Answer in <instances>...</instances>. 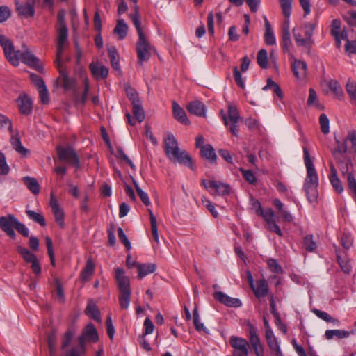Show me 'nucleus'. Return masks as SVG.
I'll return each mask as SVG.
<instances>
[{"label":"nucleus","mask_w":356,"mask_h":356,"mask_svg":"<svg viewBox=\"0 0 356 356\" xmlns=\"http://www.w3.org/2000/svg\"><path fill=\"white\" fill-rule=\"evenodd\" d=\"M304 163L307 170V175L305 179L303 188L305 191L308 200L312 203L318 197V176L315 167L310 157L308 149L303 148Z\"/></svg>","instance_id":"f257e3e1"},{"label":"nucleus","mask_w":356,"mask_h":356,"mask_svg":"<svg viewBox=\"0 0 356 356\" xmlns=\"http://www.w3.org/2000/svg\"><path fill=\"white\" fill-rule=\"evenodd\" d=\"M164 148L165 154L171 161H176L193 170L191 157L185 150L179 148L178 142L172 134H168L165 138Z\"/></svg>","instance_id":"f03ea898"},{"label":"nucleus","mask_w":356,"mask_h":356,"mask_svg":"<svg viewBox=\"0 0 356 356\" xmlns=\"http://www.w3.org/2000/svg\"><path fill=\"white\" fill-rule=\"evenodd\" d=\"M314 29V24L310 22L293 28V35L297 45L310 48L313 44L312 38Z\"/></svg>","instance_id":"7ed1b4c3"},{"label":"nucleus","mask_w":356,"mask_h":356,"mask_svg":"<svg viewBox=\"0 0 356 356\" xmlns=\"http://www.w3.org/2000/svg\"><path fill=\"white\" fill-rule=\"evenodd\" d=\"M335 140L337 147L332 150V156L337 161L342 175L348 177V173H352L353 164L350 160L345 159V154L348 150L346 142L341 143L336 138Z\"/></svg>","instance_id":"20e7f679"},{"label":"nucleus","mask_w":356,"mask_h":356,"mask_svg":"<svg viewBox=\"0 0 356 356\" xmlns=\"http://www.w3.org/2000/svg\"><path fill=\"white\" fill-rule=\"evenodd\" d=\"M227 114L228 118L223 111L220 112L225 125L233 135L237 136L238 131V123L241 118L236 107L234 105L229 104Z\"/></svg>","instance_id":"39448f33"},{"label":"nucleus","mask_w":356,"mask_h":356,"mask_svg":"<svg viewBox=\"0 0 356 356\" xmlns=\"http://www.w3.org/2000/svg\"><path fill=\"white\" fill-rule=\"evenodd\" d=\"M152 49V47L145 36L138 38L136 50L139 65H143L144 62H147L149 59Z\"/></svg>","instance_id":"423d86ee"},{"label":"nucleus","mask_w":356,"mask_h":356,"mask_svg":"<svg viewBox=\"0 0 356 356\" xmlns=\"http://www.w3.org/2000/svg\"><path fill=\"white\" fill-rule=\"evenodd\" d=\"M229 344L233 348L232 356H248L249 343L246 339L232 336Z\"/></svg>","instance_id":"0eeeda50"},{"label":"nucleus","mask_w":356,"mask_h":356,"mask_svg":"<svg viewBox=\"0 0 356 356\" xmlns=\"http://www.w3.org/2000/svg\"><path fill=\"white\" fill-rule=\"evenodd\" d=\"M56 151L58 158L61 161L75 165L76 167L79 166V157L73 148L70 147H63L58 146L56 148Z\"/></svg>","instance_id":"6e6552de"},{"label":"nucleus","mask_w":356,"mask_h":356,"mask_svg":"<svg viewBox=\"0 0 356 356\" xmlns=\"http://www.w3.org/2000/svg\"><path fill=\"white\" fill-rule=\"evenodd\" d=\"M17 252L26 263H31V268L35 275L41 273V266L37 257L24 246H18Z\"/></svg>","instance_id":"1a4fd4ad"},{"label":"nucleus","mask_w":356,"mask_h":356,"mask_svg":"<svg viewBox=\"0 0 356 356\" xmlns=\"http://www.w3.org/2000/svg\"><path fill=\"white\" fill-rule=\"evenodd\" d=\"M202 184L207 189L211 194H216L218 195H225L229 193L230 187L228 184L211 180L207 181L206 180H202Z\"/></svg>","instance_id":"9d476101"},{"label":"nucleus","mask_w":356,"mask_h":356,"mask_svg":"<svg viewBox=\"0 0 356 356\" xmlns=\"http://www.w3.org/2000/svg\"><path fill=\"white\" fill-rule=\"evenodd\" d=\"M17 220V219L13 214L0 217L1 229L13 239H15L16 236L14 228H15Z\"/></svg>","instance_id":"9b49d317"},{"label":"nucleus","mask_w":356,"mask_h":356,"mask_svg":"<svg viewBox=\"0 0 356 356\" xmlns=\"http://www.w3.org/2000/svg\"><path fill=\"white\" fill-rule=\"evenodd\" d=\"M58 35L57 52L55 61L60 62L68 38V30L66 25H62L61 27L58 28Z\"/></svg>","instance_id":"f8f14e48"},{"label":"nucleus","mask_w":356,"mask_h":356,"mask_svg":"<svg viewBox=\"0 0 356 356\" xmlns=\"http://www.w3.org/2000/svg\"><path fill=\"white\" fill-rule=\"evenodd\" d=\"M343 249H336L337 259L343 272L349 274L352 270L350 261L348 258L345 249L347 250L349 246H342Z\"/></svg>","instance_id":"ddd939ff"},{"label":"nucleus","mask_w":356,"mask_h":356,"mask_svg":"<svg viewBox=\"0 0 356 356\" xmlns=\"http://www.w3.org/2000/svg\"><path fill=\"white\" fill-rule=\"evenodd\" d=\"M56 67L58 68L60 73V79L62 83V86L65 90H73L76 84V80L74 78L69 77L66 72L63 66L62 61H55Z\"/></svg>","instance_id":"4468645a"},{"label":"nucleus","mask_w":356,"mask_h":356,"mask_svg":"<svg viewBox=\"0 0 356 356\" xmlns=\"http://www.w3.org/2000/svg\"><path fill=\"white\" fill-rule=\"evenodd\" d=\"M215 300L229 307H240L242 302L240 299L232 298L222 291H216L213 295Z\"/></svg>","instance_id":"2eb2a0df"},{"label":"nucleus","mask_w":356,"mask_h":356,"mask_svg":"<svg viewBox=\"0 0 356 356\" xmlns=\"http://www.w3.org/2000/svg\"><path fill=\"white\" fill-rule=\"evenodd\" d=\"M115 280L120 293L131 292L129 279L124 275L122 268H118L115 269Z\"/></svg>","instance_id":"dca6fc26"},{"label":"nucleus","mask_w":356,"mask_h":356,"mask_svg":"<svg viewBox=\"0 0 356 356\" xmlns=\"http://www.w3.org/2000/svg\"><path fill=\"white\" fill-rule=\"evenodd\" d=\"M49 204L54 213L56 222L63 227L64 226V212L53 194L51 195Z\"/></svg>","instance_id":"f3484780"},{"label":"nucleus","mask_w":356,"mask_h":356,"mask_svg":"<svg viewBox=\"0 0 356 356\" xmlns=\"http://www.w3.org/2000/svg\"><path fill=\"white\" fill-rule=\"evenodd\" d=\"M17 103L20 112L26 115H29L32 111V101L28 95L19 96L17 99Z\"/></svg>","instance_id":"a211bd4d"},{"label":"nucleus","mask_w":356,"mask_h":356,"mask_svg":"<svg viewBox=\"0 0 356 356\" xmlns=\"http://www.w3.org/2000/svg\"><path fill=\"white\" fill-rule=\"evenodd\" d=\"M253 207L255 209V213L258 216H262L267 223L275 220V213L272 209L268 208L264 210L258 201L253 203Z\"/></svg>","instance_id":"6ab92c4d"},{"label":"nucleus","mask_w":356,"mask_h":356,"mask_svg":"<svg viewBox=\"0 0 356 356\" xmlns=\"http://www.w3.org/2000/svg\"><path fill=\"white\" fill-rule=\"evenodd\" d=\"M186 108L189 113L195 115L203 117L205 116L206 107L204 104L198 100L191 102L188 104Z\"/></svg>","instance_id":"aec40b11"},{"label":"nucleus","mask_w":356,"mask_h":356,"mask_svg":"<svg viewBox=\"0 0 356 356\" xmlns=\"http://www.w3.org/2000/svg\"><path fill=\"white\" fill-rule=\"evenodd\" d=\"M292 70L295 76L298 79H304L307 74V64L305 62L294 59Z\"/></svg>","instance_id":"412c9836"},{"label":"nucleus","mask_w":356,"mask_h":356,"mask_svg":"<svg viewBox=\"0 0 356 356\" xmlns=\"http://www.w3.org/2000/svg\"><path fill=\"white\" fill-rule=\"evenodd\" d=\"M89 67L92 74L97 79L99 78L103 79L108 76V69L103 65H99V63L92 62L90 64Z\"/></svg>","instance_id":"4be33fe9"},{"label":"nucleus","mask_w":356,"mask_h":356,"mask_svg":"<svg viewBox=\"0 0 356 356\" xmlns=\"http://www.w3.org/2000/svg\"><path fill=\"white\" fill-rule=\"evenodd\" d=\"M330 183L334 188V191L339 193H341L343 191V187L342 186L341 180L337 177V171L334 168L332 162L330 163Z\"/></svg>","instance_id":"5701e85b"},{"label":"nucleus","mask_w":356,"mask_h":356,"mask_svg":"<svg viewBox=\"0 0 356 356\" xmlns=\"http://www.w3.org/2000/svg\"><path fill=\"white\" fill-rule=\"evenodd\" d=\"M257 298H264L268 293V285L266 280H259L257 281L256 287L252 288Z\"/></svg>","instance_id":"b1692460"},{"label":"nucleus","mask_w":356,"mask_h":356,"mask_svg":"<svg viewBox=\"0 0 356 356\" xmlns=\"http://www.w3.org/2000/svg\"><path fill=\"white\" fill-rule=\"evenodd\" d=\"M95 271V264L92 258H88L85 267L80 273V277L83 282H88Z\"/></svg>","instance_id":"393cba45"},{"label":"nucleus","mask_w":356,"mask_h":356,"mask_svg":"<svg viewBox=\"0 0 356 356\" xmlns=\"http://www.w3.org/2000/svg\"><path fill=\"white\" fill-rule=\"evenodd\" d=\"M138 271L139 279L143 278L145 276L154 273L156 269L155 264H137L136 265Z\"/></svg>","instance_id":"a878e982"},{"label":"nucleus","mask_w":356,"mask_h":356,"mask_svg":"<svg viewBox=\"0 0 356 356\" xmlns=\"http://www.w3.org/2000/svg\"><path fill=\"white\" fill-rule=\"evenodd\" d=\"M173 114L174 117L181 123L184 124H189L190 121L187 118L186 114L184 110L180 107V106L176 102H173Z\"/></svg>","instance_id":"bb28decb"},{"label":"nucleus","mask_w":356,"mask_h":356,"mask_svg":"<svg viewBox=\"0 0 356 356\" xmlns=\"http://www.w3.org/2000/svg\"><path fill=\"white\" fill-rule=\"evenodd\" d=\"M264 22H265V34H264V40L267 45H274L276 43V39L273 31V29L271 27V25L268 20V19L265 17H264Z\"/></svg>","instance_id":"cd10ccee"},{"label":"nucleus","mask_w":356,"mask_h":356,"mask_svg":"<svg viewBox=\"0 0 356 356\" xmlns=\"http://www.w3.org/2000/svg\"><path fill=\"white\" fill-rule=\"evenodd\" d=\"M85 313L86 315L90 316L94 321L101 322V315L97 305L92 302L90 301L86 308Z\"/></svg>","instance_id":"c85d7f7f"},{"label":"nucleus","mask_w":356,"mask_h":356,"mask_svg":"<svg viewBox=\"0 0 356 356\" xmlns=\"http://www.w3.org/2000/svg\"><path fill=\"white\" fill-rule=\"evenodd\" d=\"M82 334L88 339V341L96 343L99 340L97 331L92 323H89L82 332Z\"/></svg>","instance_id":"c756f323"},{"label":"nucleus","mask_w":356,"mask_h":356,"mask_svg":"<svg viewBox=\"0 0 356 356\" xmlns=\"http://www.w3.org/2000/svg\"><path fill=\"white\" fill-rule=\"evenodd\" d=\"M351 333H354V332L341 330H327L325 331V336L328 340L333 339L334 337H336L338 339H344L349 337Z\"/></svg>","instance_id":"7c9ffc66"},{"label":"nucleus","mask_w":356,"mask_h":356,"mask_svg":"<svg viewBox=\"0 0 356 356\" xmlns=\"http://www.w3.org/2000/svg\"><path fill=\"white\" fill-rule=\"evenodd\" d=\"M17 10L19 15L25 17H33L35 13L33 3H26V4L19 6L17 4Z\"/></svg>","instance_id":"2f4dec72"},{"label":"nucleus","mask_w":356,"mask_h":356,"mask_svg":"<svg viewBox=\"0 0 356 356\" xmlns=\"http://www.w3.org/2000/svg\"><path fill=\"white\" fill-rule=\"evenodd\" d=\"M273 205L281 213L284 221L291 222L293 220L292 215L284 209L283 203L277 198L273 200Z\"/></svg>","instance_id":"473e14b6"},{"label":"nucleus","mask_w":356,"mask_h":356,"mask_svg":"<svg viewBox=\"0 0 356 356\" xmlns=\"http://www.w3.org/2000/svg\"><path fill=\"white\" fill-rule=\"evenodd\" d=\"M273 205L281 213L284 221L291 222L293 220L292 215L284 209L283 203L277 198L273 200Z\"/></svg>","instance_id":"72a5a7b5"},{"label":"nucleus","mask_w":356,"mask_h":356,"mask_svg":"<svg viewBox=\"0 0 356 356\" xmlns=\"http://www.w3.org/2000/svg\"><path fill=\"white\" fill-rule=\"evenodd\" d=\"M22 62L31 67H34L35 69H38L40 67L39 60L28 50L24 51Z\"/></svg>","instance_id":"f704fd0d"},{"label":"nucleus","mask_w":356,"mask_h":356,"mask_svg":"<svg viewBox=\"0 0 356 356\" xmlns=\"http://www.w3.org/2000/svg\"><path fill=\"white\" fill-rule=\"evenodd\" d=\"M128 26L124 19H119L113 30V33L118 35L120 40L125 38L127 34Z\"/></svg>","instance_id":"c9c22d12"},{"label":"nucleus","mask_w":356,"mask_h":356,"mask_svg":"<svg viewBox=\"0 0 356 356\" xmlns=\"http://www.w3.org/2000/svg\"><path fill=\"white\" fill-rule=\"evenodd\" d=\"M0 45L3 48L6 58L11 54L14 49L11 40L4 35H0Z\"/></svg>","instance_id":"e433bc0d"},{"label":"nucleus","mask_w":356,"mask_h":356,"mask_svg":"<svg viewBox=\"0 0 356 356\" xmlns=\"http://www.w3.org/2000/svg\"><path fill=\"white\" fill-rule=\"evenodd\" d=\"M88 341V339L83 334L80 335L78 338L79 341V348H72L69 351L66 352L65 356H67L70 352H72L73 350H75V353L77 356H81L82 355H84L86 353V342Z\"/></svg>","instance_id":"4c0bfd02"},{"label":"nucleus","mask_w":356,"mask_h":356,"mask_svg":"<svg viewBox=\"0 0 356 356\" xmlns=\"http://www.w3.org/2000/svg\"><path fill=\"white\" fill-rule=\"evenodd\" d=\"M286 24L282 29V47L284 50L288 51L291 45V40L290 37L289 22H285Z\"/></svg>","instance_id":"58836bf2"},{"label":"nucleus","mask_w":356,"mask_h":356,"mask_svg":"<svg viewBox=\"0 0 356 356\" xmlns=\"http://www.w3.org/2000/svg\"><path fill=\"white\" fill-rule=\"evenodd\" d=\"M201 154L202 157L205 158L211 162H213L216 160L215 150L209 144L204 145V146L202 147L201 149Z\"/></svg>","instance_id":"ea45409f"},{"label":"nucleus","mask_w":356,"mask_h":356,"mask_svg":"<svg viewBox=\"0 0 356 356\" xmlns=\"http://www.w3.org/2000/svg\"><path fill=\"white\" fill-rule=\"evenodd\" d=\"M312 312L319 318L326 322H331L334 325H338L339 323V321L338 319L333 318L326 312L314 308L312 309Z\"/></svg>","instance_id":"a19ab883"},{"label":"nucleus","mask_w":356,"mask_h":356,"mask_svg":"<svg viewBox=\"0 0 356 356\" xmlns=\"http://www.w3.org/2000/svg\"><path fill=\"white\" fill-rule=\"evenodd\" d=\"M248 330H249V334H250L249 341H250L251 346L252 347L253 346L259 343L261 341H260L259 337L257 334V330L256 327L254 326L250 322L248 323Z\"/></svg>","instance_id":"79ce46f5"},{"label":"nucleus","mask_w":356,"mask_h":356,"mask_svg":"<svg viewBox=\"0 0 356 356\" xmlns=\"http://www.w3.org/2000/svg\"><path fill=\"white\" fill-rule=\"evenodd\" d=\"M139 8L138 6H135V13L133 15H130V17L132 20L134 25L135 26L137 33L138 35V38L145 36L144 32L142 30L140 22L139 19V14H138Z\"/></svg>","instance_id":"37998d69"},{"label":"nucleus","mask_w":356,"mask_h":356,"mask_svg":"<svg viewBox=\"0 0 356 356\" xmlns=\"http://www.w3.org/2000/svg\"><path fill=\"white\" fill-rule=\"evenodd\" d=\"M24 184L27 188L35 195L40 192V185L35 178L26 177L24 178Z\"/></svg>","instance_id":"c03bdc74"},{"label":"nucleus","mask_w":356,"mask_h":356,"mask_svg":"<svg viewBox=\"0 0 356 356\" xmlns=\"http://www.w3.org/2000/svg\"><path fill=\"white\" fill-rule=\"evenodd\" d=\"M56 334L55 332L49 333L47 337L48 348L50 356H56Z\"/></svg>","instance_id":"a18cd8bd"},{"label":"nucleus","mask_w":356,"mask_h":356,"mask_svg":"<svg viewBox=\"0 0 356 356\" xmlns=\"http://www.w3.org/2000/svg\"><path fill=\"white\" fill-rule=\"evenodd\" d=\"M23 53L19 50L15 51V49L11 51V54L6 57V59L14 66H17L19 61L22 60Z\"/></svg>","instance_id":"49530a36"},{"label":"nucleus","mask_w":356,"mask_h":356,"mask_svg":"<svg viewBox=\"0 0 356 356\" xmlns=\"http://www.w3.org/2000/svg\"><path fill=\"white\" fill-rule=\"evenodd\" d=\"M257 61L261 68L266 69L268 67V53L266 49H262L257 53Z\"/></svg>","instance_id":"de8ad7c7"},{"label":"nucleus","mask_w":356,"mask_h":356,"mask_svg":"<svg viewBox=\"0 0 356 356\" xmlns=\"http://www.w3.org/2000/svg\"><path fill=\"white\" fill-rule=\"evenodd\" d=\"M148 212L149 214V218H150V222H151L152 238L155 243H159L156 217L153 214V212L151 209H148Z\"/></svg>","instance_id":"09e8293b"},{"label":"nucleus","mask_w":356,"mask_h":356,"mask_svg":"<svg viewBox=\"0 0 356 356\" xmlns=\"http://www.w3.org/2000/svg\"><path fill=\"white\" fill-rule=\"evenodd\" d=\"M272 89L274 93L280 99L282 98L283 94L280 87L271 79H268L267 84L263 88V90Z\"/></svg>","instance_id":"8fccbe9b"},{"label":"nucleus","mask_w":356,"mask_h":356,"mask_svg":"<svg viewBox=\"0 0 356 356\" xmlns=\"http://www.w3.org/2000/svg\"><path fill=\"white\" fill-rule=\"evenodd\" d=\"M26 213L28 216V217L33 221L38 223L41 226L45 225V219L42 214L32 210H26Z\"/></svg>","instance_id":"3c124183"},{"label":"nucleus","mask_w":356,"mask_h":356,"mask_svg":"<svg viewBox=\"0 0 356 356\" xmlns=\"http://www.w3.org/2000/svg\"><path fill=\"white\" fill-rule=\"evenodd\" d=\"M131 292L120 293L118 296V300L121 309H128L131 300Z\"/></svg>","instance_id":"603ef678"},{"label":"nucleus","mask_w":356,"mask_h":356,"mask_svg":"<svg viewBox=\"0 0 356 356\" xmlns=\"http://www.w3.org/2000/svg\"><path fill=\"white\" fill-rule=\"evenodd\" d=\"M293 0H279L284 16L289 18L291 13Z\"/></svg>","instance_id":"864d4df0"},{"label":"nucleus","mask_w":356,"mask_h":356,"mask_svg":"<svg viewBox=\"0 0 356 356\" xmlns=\"http://www.w3.org/2000/svg\"><path fill=\"white\" fill-rule=\"evenodd\" d=\"M132 110L135 118L139 122H141L145 119V113L140 105V102L137 104H132Z\"/></svg>","instance_id":"5fc2aeb1"},{"label":"nucleus","mask_w":356,"mask_h":356,"mask_svg":"<svg viewBox=\"0 0 356 356\" xmlns=\"http://www.w3.org/2000/svg\"><path fill=\"white\" fill-rule=\"evenodd\" d=\"M319 123L323 134H327L330 132V122L327 115L324 113L320 115Z\"/></svg>","instance_id":"6e6d98bb"},{"label":"nucleus","mask_w":356,"mask_h":356,"mask_svg":"<svg viewBox=\"0 0 356 356\" xmlns=\"http://www.w3.org/2000/svg\"><path fill=\"white\" fill-rule=\"evenodd\" d=\"M346 90L350 97V100L355 103L356 102V84L353 81L348 80L346 83Z\"/></svg>","instance_id":"4d7b16f0"},{"label":"nucleus","mask_w":356,"mask_h":356,"mask_svg":"<svg viewBox=\"0 0 356 356\" xmlns=\"http://www.w3.org/2000/svg\"><path fill=\"white\" fill-rule=\"evenodd\" d=\"M329 88L339 98H341L343 97V92L338 81L331 80L329 83Z\"/></svg>","instance_id":"13d9d810"},{"label":"nucleus","mask_w":356,"mask_h":356,"mask_svg":"<svg viewBox=\"0 0 356 356\" xmlns=\"http://www.w3.org/2000/svg\"><path fill=\"white\" fill-rule=\"evenodd\" d=\"M268 346H269L270 349L275 352L276 356H283L282 353L280 350V346L278 344L277 338L271 339L266 340Z\"/></svg>","instance_id":"bf43d9fd"},{"label":"nucleus","mask_w":356,"mask_h":356,"mask_svg":"<svg viewBox=\"0 0 356 356\" xmlns=\"http://www.w3.org/2000/svg\"><path fill=\"white\" fill-rule=\"evenodd\" d=\"M267 264L270 270L273 273H282L283 270L281 266L277 263L275 259H269L267 261Z\"/></svg>","instance_id":"052dcab7"},{"label":"nucleus","mask_w":356,"mask_h":356,"mask_svg":"<svg viewBox=\"0 0 356 356\" xmlns=\"http://www.w3.org/2000/svg\"><path fill=\"white\" fill-rule=\"evenodd\" d=\"M106 332L111 340L113 339V337L115 334V327L113 325L111 315L108 314L106 321Z\"/></svg>","instance_id":"680f3d73"},{"label":"nucleus","mask_w":356,"mask_h":356,"mask_svg":"<svg viewBox=\"0 0 356 356\" xmlns=\"http://www.w3.org/2000/svg\"><path fill=\"white\" fill-rule=\"evenodd\" d=\"M126 92H127V95L128 98L131 102L132 104H135L140 102V99L138 98V93L136 92L135 89H134L133 88H131L130 86L127 87Z\"/></svg>","instance_id":"e2e57ef3"},{"label":"nucleus","mask_w":356,"mask_h":356,"mask_svg":"<svg viewBox=\"0 0 356 356\" xmlns=\"http://www.w3.org/2000/svg\"><path fill=\"white\" fill-rule=\"evenodd\" d=\"M41 102L43 104H47L49 102V92L46 86H40L38 88Z\"/></svg>","instance_id":"0e129e2a"},{"label":"nucleus","mask_w":356,"mask_h":356,"mask_svg":"<svg viewBox=\"0 0 356 356\" xmlns=\"http://www.w3.org/2000/svg\"><path fill=\"white\" fill-rule=\"evenodd\" d=\"M11 16V10L6 6H0V23L8 20Z\"/></svg>","instance_id":"69168bd1"},{"label":"nucleus","mask_w":356,"mask_h":356,"mask_svg":"<svg viewBox=\"0 0 356 356\" xmlns=\"http://www.w3.org/2000/svg\"><path fill=\"white\" fill-rule=\"evenodd\" d=\"M0 128L2 129H7L10 133L13 132L11 121L2 114H0Z\"/></svg>","instance_id":"338daca9"},{"label":"nucleus","mask_w":356,"mask_h":356,"mask_svg":"<svg viewBox=\"0 0 356 356\" xmlns=\"http://www.w3.org/2000/svg\"><path fill=\"white\" fill-rule=\"evenodd\" d=\"M347 181L349 189L353 193L356 197V179L353 173H348Z\"/></svg>","instance_id":"774afa93"}]
</instances>
